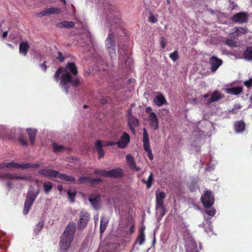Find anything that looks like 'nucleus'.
I'll list each match as a JSON object with an SVG mask.
<instances>
[{
  "instance_id": "obj_13",
  "label": "nucleus",
  "mask_w": 252,
  "mask_h": 252,
  "mask_svg": "<svg viewBox=\"0 0 252 252\" xmlns=\"http://www.w3.org/2000/svg\"><path fill=\"white\" fill-rule=\"evenodd\" d=\"M186 248L187 252H197L198 250L194 239L189 237L186 240Z\"/></svg>"
},
{
  "instance_id": "obj_11",
  "label": "nucleus",
  "mask_w": 252,
  "mask_h": 252,
  "mask_svg": "<svg viewBox=\"0 0 252 252\" xmlns=\"http://www.w3.org/2000/svg\"><path fill=\"white\" fill-rule=\"evenodd\" d=\"M205 99L204 102L207 104H209L212 102L217 101L221 99L222 96L220 93L218 91H215L214 92L209 94H206L203 96Z\"/></svg>"
},
{
  "instance_id": "obj_37",
  "label": "nucleus",
  "mask_w": 252,
  "mask_h": 252,
  "mask_svg": "<svg viewBox=\"0 0 252 252\" xmlns=\"http://www.w3.org/2000/svg\"><path fill=\"white\" fill-rule=\"evenodd\" d=\"M234 30L235 33L238 36L244 34L247 32V29L244 27H235Z\"/></svg>"
},
{
  "instance_id": "obj_50",
  "label": "nucleus",
  "mask_w": 252,
  "mask_h": 252,
  "mask_svg": "<svg viewBox=\"0 0 252 252\" xmlns=\"http://www.w3.org/2000/svg\"><path fill=\"white\" fill-rule=\"evenodd\" d=\"M244 85L249 88L252 87V77L249 80L245 81L244 82Z\"/></svg>"
},
{
  "instance_id": "obj_33",
  "label": "nucleus",
  "mask_w": 252,
  "mask_h": 252,
  "mask_svg": "<svg viewBox=\"0 0 252 252\" xmlns=\"http://www.w3.org/2000/svg\"><path fill=\"white\" fill-rule=\"evenodd\" d=\"M145 241V235L143 233V230L139 232V235L136 239L135 244H138L139 245H143Z\"/></svg>"
},
{
  "instance_id": "obj_54",
  "label": "nucleus",
  "mask_w": 252,
  "mask_h": 252,
  "mask_svg": "<svg viewBox=\"0 0 252 252\" xmlns=\"http://www.w3.org/2000/svg\"><path fill=\"white\" fill-rule=\"evenodd\" d=\"M149 19L150 21L153 23H155L157 21V19L153 15H151Z\"/></svg>"
},
{
  "instance_id": "obj_23",
  "label": "nucleus",
  "mask_w": 252,
  "mask_h": 252,
  "mask_svg": "<svg viewBox=\"0 0 252 252\" xmlns=\"http://www.w3.org/2000/svg\"><path fill=\"white\" fill-rule=\"evenodd\" d=\"M122 170L120 168H116L107 172V177L118 178L122 176Z\"/></svg>"
},
{
  "instance_id": "obj_29",
  "label": "nucleus",
  "mask_w": 252,
  "mask_h": 252,
  "mask_svg": "<svg viewBox=\"0 0 252 252\" xmlns=\"http://www.w3.org/2000/svg\"><path fill=\"white\" fill-rule=\"evenodd\" d=\"M166 102V100L164 96L161 94L157 95L154 99L155 103L159 106H162Z\"/></svg>"
},
{
  "instance_id": "obj_8",
  "label": "nucleus",
  "mask_w": 252,
  "mask_h": 252,
  "mask_svg": "<svg viewBox=\"0 0 252 252\" xmlns=\"http://www.w3.org/2000/svg\"><path fill=\"white\" fill-rule=\"evenodd\" d=\"M201 200L205 208H210L214 204L215 199L212 192L207 190L202 195Z\"/></svg>"
},
{
  "instance_id": "obj_16",
  "label": "nucleus",
  "mask_w": 252,
  "mask_h": 252,
  "mask_svg": "<svg viewBox=\"0 0 252 252\" xmlns=\"http://www.w3.org/2000/svg\"><path fill=\"white\" fill-rule=\"evenodd\" d=\"M127 123L129 129L133 134H135V128L139 125L138 119L133 116H127Z\"/></svg>"
},
{
  "instance_id": "obj_25",
  "label": "nucleus",
  "mask_w": 252,
  "mask_h": 252,
  "mask_svg": "<svg viewBox=\"0 0 252 252\" xmlns=\"http://www.w3.org/2000/svg\"><path fill=\"white\" fill-rule=\"evenodd\" d=\"M156 209L157 211L161 213V216L165 214L163 206V200L156 198Z\"/></svg>"
},
{
  "instance_id": "obj_9",
  "label": "nucleus",
  "mask_w": 252,
  "mask_h": 252,
  "mask_svg": "<svg viewBox=\"0 0 252 252\" xmlns=\"http://www.w3.org/2000/svg\"><path fill=\"white\" fill-rule=\"evenodd\" d=\"M143 143L144 149L147 153L148 157L151 160H152L153 159V155L150 148L148 133L145 128L143 129Z\"/></svg>"
},
{
  "instance_id": "obj_19",
  "label": "nucleus",
  "mask_w": 252,
  "mask_h": 252,
  "mask_svg": "<svg viewBox=\"0 0 252 252\" xmlns=\"http://www.w3.org/2000/svg\"><path fill=\"white\" fill-rule=\"evenodd\" d=\"M89 201L91 203L92 207L97 209L100 206V195L98 194H91L89 197Z\"/></svg>"
},
{
  "instance_id": "obj_34",
  "label": "nucleus",
  "mask_w": 252,
  "mask_h": 252,
  "mask_svg": "<svg viewBox=\"0 0 252 252\" xmlns=\"http://www.w3.org/2000/svg\"><path fill=\"white\" fill-rule=\"evenodd\" d=\"M74 23L71 21H64L60 22L58 24V26L60 28H70L74 27Z\"/></svg>"
},
{
  "instance_id": "obj_30",
  "label": "nucleus",
  "mask_w": 252,
  "mask_h": 252,
  "mask_svg": "<svg viewBox=\"0 0 252 252\" xmlns=\"http://www.w3.org/2000/svg\"><path fill=\"white\" fill-rule=\"evenodd\" d=\"M101 180L99 178L92 179L88 177H81L78 180V182L80 183L90 182L92 184H94L95 182H99Z\"/></svg>"
},
{
  "instance_id": "obj_47",
  "label": "nucleus",
  "mask_w": 252,
  "mask_h": 252,
  "mask_svg": "<svg viewBox=\"0 0 252 252\" xmlns=\"http://www.w3.org/2000/svg\"><path fill=\"white\" fill-rule=\"evenodd\" d=\"M169 57L173 61H174V62L176 61L178 59V58L177 51H175L174 52L170 54Z\"/></svg>"
},
{
  "instance_id": "obj_4",
  "label": "nucleus",
  "mask_w": 252,
  "mask_h": 252,
  "mask_svg": "<svg viewBox=\"0 0 252 252\" xmlns=\"http://www.w3.org/2000/svg\"><path fill=\"white\" fill-rule=\"evenodd\" d=\"M119 65L122 68H130L132 64V61L129 58V53L125 45H119Z\"/></svg>"
},
{
  "instance_id": "obj_35",
  "label": "nucleus",
  "mask_w": 252,
  "mask_h": 252,
  "mask_svg": "<svg viewBox=\"0 0 252 252\" xmlns=\"http://www.w3.org/2000/svg\"><path fill=\"white\" fill-rule=\"evenodd\" d=\"M57 177H58L59 178L61 179L62 180L67 182H71L74 181V178L73 177L66 175L65 174H61L58 173Z\"/></svg>"
},
{
  "instance_id": "obj_31",
  "label": "nucleus",
  "mask_w": 252,
  "mask_h": 252,
  "mask_svg": "<svg viewBox=\"0 0 252 252\" xmlns=\"http://www.w3.org/2000/svg\"><path fill=\"white\" fill-rule=\"evenodd\" d=\"M27 131L28 133L31 142L33 144L36 135L37 130L35 129L27 128Z\"/></svg>"
},
{
  "instance_id": "obj_53",
  "label": "nucleus",
  "mask_w": 252,
  "mask_h": 252,
  "mask_svg": "<svg viewBox=\"0 0 252 252\" xmlns=\"http://www.w3.org/2000/svg\"><path fill=\"white\" fill-rule=\"evenodd\" d=\"M39 66H40V68L43 70L44 71H45L46 70H47V65L45 64V63H41L39 64Z\"/></svg>"
},
{
  "instance_id": "obj_61",
  "label": "nucleus",
  "mask_w": 252,
  "mask_h": 252,
  "mask_svg": "<svg viewBox=\"0 0 252 252\" xmlns=\"http://www.w3.org/2000/svg\"><path fill=\"white\" fill-rule=\"evenodd\" d=\"M127 116H133L132 115V110H131V109H129V110H128L127 117Z\"/></svg>"
},
{
  "instance_id": "obj_28",
  "label": "nucleus",
  "mask_w": 252,
  "mask_h": 252,
  "mask_svg": "<svg viewBox=\"0 0 252 252\" xmlns=\"http://www.w3.org/2000/svg\"><path fill=\"white\" fill-rule=\"evenodd\" d=\"M108 221L109 220L106 217L103 216L101 218L100 224V233H102L104 232L108 225Z\"/></svg>"
},
{
  "instance_id": "obj_41",
  "label": "nucleus",
  "mask_w": 252,
  "mask_h": 252,
  "mask_svg": "<svg viewBox=\"0 0 252 252\" xmlns=\"http://www.w3.org/2000/svg\"><path fill=\"white\" fill-rule=\"evenodd\" d=\"M206 213L210 217L214 216L216 214V210L214 208L210 207V208H205Z\"/></svg>"
},
{
  "instance_id": "obj_57",
  "label": "nucleus",
  "mask_w": 252,
  "mask_h": 252,
  "mask_svg": "<svg viewBox=\"0 0 252 252\" xmlns=\"http://www.w3.org/2000/svg\"><path fill=\"white\" fill-rule=\"evenodd\" d=\"M146 112L147 113L149 114H150V113H153V112H152V108H151V107H147V108L146 109Z\"/></svg>"
},
{
  "instance_id": "obj_20",
  "label": "nucleus",
  "mask_w": 252,
  "mask_h": 252,
  "mask_svg": "<svg viewBox=\"0 0 252 252\" xmlns=\"http://www.w3.org/2000/svg\"><path fill=\"white\" fill-rule=\"evenodd\" d=\"M247 19L248 18L247 14L243 12L238 13L234 15L232 18V20L234 22L239 23L247 22Z\"/></svg>"
},
{
  "instance_id": "obj_32",
  "label": "nucleus",
  "mask_w": 252,
  "mask_h": 252,
  "mask_svg": "<svg viewBox=\"0 0 252 252\" xmlns=\"http://www.w3.org/2000/svg\"><path fill=\"white\" fill-rule=\"evenodd\" d=\"M244 58L248 61H252V46L248 47L244 52Z\"/></svg>"
},
{
  "instance_id": "obj_52",
  "label": "nucleus",
  "mask_w": 252,
  "mask_h": 252,
  "mask_svg": "<svg viewBox=\"0 0 252 252\" xmlns=\"http://www.w3.org/2000/svg\"><path fill=\"white\" fill-rule=\"evenodd\" d=\"M117 145V142H113V141H109V142H107L106 143H105L104 144H103V146H113V145Z\"/></svg>"
},
{
  "instance_id": "obj_42",
  "label": "nucleus",
  "mask_w": 252,
  "mask_h": 252,
  "mask_svg": "<svg viewBox=\"0 0 252 252\" xmlns=\"http://www.w3.org/2000/svg\"><path fill=\"white\" fill-rule=\"evenodd\" d=\"M44 225V222L42 220L40 221L36 225L34 231L36 234H38L41 230Z\"/></svg>"
},
{
  "instance_id": "obj_63",
  "label": "nucleus",
  "mask_w": 252,
  "mask_h": 252,
  "mask_svg": "<svg viewBox=\"0 0 252 252\" xmlns=\"http://www.w3.org/2000/svg\"><path fill=\"white\" fill-rule=\"evenodd\" d=\"M100 103L102 104H105V103H107V100L104 98L101 99L100 100Z\"/></svg>"
},
{
  "instance_id": "obj_46",
  "label": "nucleus",
  "mask_w": 252,
  "mask_h": 252,
  "mask_svg": "<svg viewBox=\"0 0 252 252\" xmlns=\"http://www.w3.org/2000/svg\"><path fill=\"white\" fill-rule=\"evenodd\" d=\"M217 164V162L210 163V164L206 168V170L208 172H211L215 169V165Z\"/></svg>"
},
{
  "instance_id": "obj_44",
  "label": "nucleus",
  "mask_w": 252,
  "mask_h": 252,
  "mask_svg": "<svg viewBox=\"0 0 252 252\" xmlns=\"http://www.w3.org/2000/svg\"><path fill=\"white\" fill-rule=\"evenodd\" d=\"M156 198H159L160 199H163L165 198V194L163 192L160 191L159 190H158L156 193Z\"/></svg>"
},
{
  "instance_id": "obj_38",
  "label": "nucleus",
  "mask_w": 252,
  "mask_h": 252,
  "mask_svg": "<svg viewBox=\"0 0 252 252\" xmlns=\"http://www.w3.org/2000/svg\"><path fill=\"white\" fill-rule=\"evenodd\" d=\"M52 146L54 151L55 153H59L65 150V148L63 146L56 143H53Z\"/></svg>"
},
{
  "instance_id": "obj_5",
  "label": "nucleus",
  "mask_w": 252,
  "mask_h": 252,
  "mask_svg": "<svg viewBox=\"0 0 252 252\" xmlns=\"http://www.w3.org/2000/svg\"><path fill=\"white\" fill-rule=\"evenodd\" d=\"M39 165L37 163L31 164L29 163H17L15 162H2L0 163V169H19L22 170L27 169L29 168H37Z\"/></svg>"
},
{
  "instance_id": "obj_21",
  "label": "nucleus",
  "mask_w": 252,
  "mask_h": 252,
  "mask_svg": "<svg viewBox=\"0 0 252 252\" xmlns=\"http://www.w3.org/2000/svg\"><path fill=\"white\" fill-rule=\"evenodd\" d=\"M149 120L150 125L154 129H157L158 127V121L156 114L155 113H151L149 115Z\"/></svg>"
},
{
  "instance_id": "obj_36",
  "label": "nucleus",
  "mask_w": 252,
  "mask_h": 252,
  "mask_svg": "<svg viewBox=\"0 0 252 252\" xmlns=\"http://www.w3.org/2000/svg\"><path fill=\"white\" fill-rule=\"evenodd\" d=\"M43 187L45 193L48 194L53 188V184L50 182L46 181L43 183Z\"/></svg>"
},
{
  "instance_id": "obj_6",
  "label": "nucleus",
  "mask_w": 252,
  "mask_h": 252,
  "mask_svg": "<svg viewBox=\"0 0 252 252\" xmlns=\"http://www.w3.org/2000/svg\"><path fill=\"white\" fill-rule=\"evenodd\" d=\"M105 46L109 52L111 60H113L116 57L115 50L116 44L114 36L112 34L109 33L105 40Z\"/></svg>"
},
{
  "instance_id": "obj_40",
  "label": "nucleus",
  "mask_w": 252,
  "mask_h": 252,
  "mask_svg": "<svg viewBox=\"0 0 252 252\" xmlns=\"http://www.w3.org/2000/svg\"><path fill=\"white\" fill-rule=\"evenodd\" d=\"M226 44L231 47H236L238 45V43L232 38H227L226 40Z\"/></svg>"
},
{
  "instance_id": "obj_10",
  "label": "nucleus",
  "mask_w": 252,
  "mask_h": 252,
  "mask_svg": "<svg viewBox=\"0 0 252 252\" xmlns=\"http://www.w3.org/2000/svg\"><path fill=\"white\" fill-rule=\"evenodd\" d=\"M90 220V215L87 211L82 210L80 212L77 227L79 229L84 228Z\"/></svg>"
},
{
  "instance_id": "obj_15",
  "label": "nucleus",
  "mask_w": 252,
  "mask_h": 252,
  "mask_svg": "<svg viewBox=\"0 0 252 252\" xmlns=\"http://www.w3.org/2000/svg\"><path fill=\"white\" fill-rule=\"evenodd\" d=\"M209 63L212 72H215L222 64V61L218 58L213 56L210 58Z\"/></svg>"
},
{
  "instance_id": "obj_43",
  "label": "nucleus",
  "mask_w": 252,
  "mask_h": 252,
  "mask_svg": "<svg viewBox=\"0 0 252 252\" xmlns=\"http://www.w3.org/2000/svg\"><path fill=\"white\" fill-rule=\"evenodd\" d=\"M188 187L190 191L191 192H194L198 189V186L196 182L189 183L188 185Z\"/></svg>"
},
{
  "instance_id": "obj_17",
  "label": "nucleus",
  "mask_w": 252,
  "mask_h": 252,
  "mask_svg": "<svg viewBox=\"0 0 252 252\" xmlns=\"http://www.w3.org/2000/svg\"><path fill=\"white\" fill-rule=\"evenodd\" d=\"M40 175L48 178H56L58 177V172L52 169H44L38 171Z\"/></svg>"
},
{
  "instance_id": "obj_62",
  "label": "nucleus",
  "mask_w": 252,
  "mask_h": 252,
  "mask_svg": "<svg viewBox=\"0 0 252 252\" xmlns=\"http://www.w3.org/2000/svg\"><path fill=\"white\" fill-rule=\"evenodd\" d=\"M6 186L8 188H11L12 187V184L10 182H8L7 183H6Z\"/></svg>"
},
{
  "instance_id": "obj_14",
  "label": "nucleus",
  "mask_w": 252,
  "mask_h": 252,
  "mask_svg": "<svg viewBox=\"0 0 252 252\" xmlns=\"http://www.w3.org/2000/svg\"><path fill=\"white\" fill-rule=\"evenodd\" d=\"M130 142V137L128 133L124 132L120 139L117 142V145L119 148H125Z\"/></svg>"
},
{
  "instance_id": "obj_55",
  "label": "nucleus",
  "mask_w": 252,
  "mask_h": 252,
  "mask_svg": "<svg viewBox=\"0 0 252 252\" xmlns=\"http://www.w3.org/2000/svg\"><path fill=\"white\" fill-rule=\"evenodd\" d=\"M99 220V216L98 215H96L94 217V223L96 225V223L98 222Z\"/></svg>"
},
{
  "instance_id": "obj_45",
  "label": "nucleus",
  "mask_w": 252,
  "mask_h": 252,
  "mask_svg": "<svg viewBox=\"0 0 252 252\" xmlns=\"http://www.w3.org/2000/svg\"><path fill=\"white\" fill-rule=\"evenodd\" d=\"M107 171L103 170H95L94 171V173L98 175L107 177Z\"/></svg>"
},
{
  "instance_id": "obj_49",
  "label": "nucleus",
  "mask_w": 252,
  "mask_h": 252,
  "mask_svg": "<svg viewBox=\"0 0 252 252\" xmlns=\"http://www.w3.org/2000/svg\"><path fill=\"white\" fill-rule=\"evenodd\" d=\"M19 141L23 146H27L28 144L26 139L22 136L19 137Z\"/></svg>"
},
{
  "instance_id": "obj_58",
  "label": "nucleus",
  "mask_w": 252,
  "mask_h": 252,
  "mask_svg": "<svg viewBox=\"0 0 252 252\" xmlns=\"http://www.w3.org/2000/svg\"><path fill=\"white\" fill-rule=\"evenodd\" d=\"M134 231V225H132L129 229L130 233H132Z\"/></svg>"
},
{
  "instance_id": "obj_3",
  "label": "nucleus",
  "mask_w": 252,
  "mask_h": 252,
  "mask_svg": "<svg viewBox=\"0 0 252 252\" xmlns=\"http://www.w3.org/2000/svg\"><path fill=\"white\" fill-rule=\"evenodd\" d=\"M36 184L38 188L37 189H34L32 186H30L29 187L27 194V197L25 200L23 210V213L24 215H27L32 205L33 204L39 193L40 185L38 181H36Z\"/></svg>"
},
{
  "instance_id": "obj_12",
  "label": "nucleus",
  "mask_w": 252,
  "mask_h": 252,
  "mask_svg": "<svg viewBox=\"0 0 252 252\" xmlns=\"http://www.w3.org/2000/svg\"><path fill=\"white\" fill-rule=\"evenodd\" d=\"M61 9L57 7H50L45 8L40 12L37 14L38 17L49 16L52 14L57 15L61 13Z\"/></svg>"
},
{
  "instance_id": "obj_64",
  "label": "nucleus",
  "mask_w": 252,
  "mask_h": 252,
  "mask_svg": "<svg viewBox=\"0 0 252 252\" xmlns=\"http://www.w3.org/2000/svg\"><path fill=\"white\" fill-rule=\"evenodd\" d=\"M7 34H8V32H4L2 33V37H3V38H5V37L7 36Z\"/></svg>"
},
{
  "instance_id": "obj_56",
  "label": "nucleus",
  "mask_w": 252,
  "mask_h": 252,
  "mask_svg": "<svg viewBox=\"0 0 252 252\" xmlns=\"http://www.w3.org/2000/svg\"><path fill=\"white\" fill-rule=\"evenodd\" d=\"M160 44H161V46L162 48H164L165 47V42H164L163 38L161 39Z\"/></svg>"
},
{
  "instance_id": "obj_26",
  "label": "nucleus",
  "mask_w": 252,
  "mask_h": 252,
  "mask_svg": "<svg viewBox=\"0 0 252 252\" xmlns=\"http://www.w3.org/2000/svg\"><path fill=\"white\" fill-rule=\"evenodd\" d=\"M95 148L98 152V158H101L104 156V152L102 149L103 145L102 142L100 140H98L95 142Z\"/></svg>"
},
{
  "instance_id": "obj_2",
  "label": "nucleus",
  "mask_w": 252,
  "mask_h": 252,
  "mask_svg": "<svg viewBox=\"0 0 252 252\" xmlns=\"http://www.w3.org/2000/svg\"><path fill=\"white\" fill-rule=\"evenodd\" d=\"M76 225L74 222L69 223L66 226L61 236L60 242V248L61 252H67L73 240Z\"/></svg>"
},
{
  "instance_id": "obj_39",
  "label": "nucleus",
  "mask_w": 252,
  "mask_h": 252,
  "mask_svg": "<svg viewBox=\"0 0 252 252\" xmlns=\"http://www.w3.org/2000/svg\"><path fill=\"white\" fill-rule=\"evenodd\" d=\"M154 178L153 177V174L152 173H150L149 176L148 177V179L147 181H146L145 180H142V182L144 184H146L147 185V187L148 189H149L152 184Z\"/></svg>"
},
{
  "instance_id": "obj_60",
  "label": "nucleus",
  "mask_w": 252,
  "mask_h": 252,
  "mask_svg": "<svg viewBox=\"0 0 252 252\" xmlns=\"http://www.w3.org/2000/svg\"><path fill=\"white\" fill-rule=\"evenodd\" d=\"M240 108H241V106L240 105H235L234 106V108L232 109V112H233L234 113H235V112L234 111H235V109H240Z\"/></svg>"
},
{
  "instance_id": "obj_24",
  "label": "nucleus",
  "mask_w": 252,
  "mask_h": 252,
  "mask_svg": "<svg viewBox=\"0 0 252 252\" xmlns=\"http://www.w3.org/2000/svg\"><path fill=\"white\" fill-rule=\"evenodd\" d=\"M224 91L228 94L238 95L242 92V87L239 86L237 87L227 88L225 89Z\"/></svg>"
},
{
  "instance_id": "obj_18",
  "label": "nucleus",
  "mask_w": 252,
  "mask_h": 252,
  "mask_svg": "<svg viewBox=\"0 0 252 252\" xmlns=\"http://www.w3.org/2000/svg\"><path fill=\"white\" fill-rule=\"evenodd\" d=\"M246 124L242 121H236L234 123V129L236 133H242L245 130Z\"/></svg>"
},
{
  "instance_id": "obj_1",
  "label": "nucleus",
  "mask_w": 252,
  "mask_h": 252,
  "mask_svg": "<svg viewBox=\"0 0 252 252\" xmlns=\"http://www.w3.org/2000/svg\"><path fill=\"white\" fill-rule=\"evenodd\" d=\"M78 73L77 68L73 63H69L64 68H59L54 75V79L58 82L60 80L59 85L62 90L67 94L71 88L74 89L78 86L80 82L78 79H74L72 75H76Z\"/></svg>"
},
{
  "instance_id": "obj_7",
  "label": "nucleus",
  "mask_w": 252,
  "mask_h": 252,
  "mask_svg": "<svg viewBox=\"0 0 252 252\" xmlns=\"http://www.w3.org/2000/svg\"><path fill=\"white\" fill-rule=\"evenodd\" d=\"M0 179L4 180H22L29 181L31 179V176L29 175H18L10 172H5L0 174Z\"/></svg>"
},
{
  "instance_id": "obj_22",
  "label": "nucleus",
  "mask_w": 252,
  "mask_h": 252,
  "mask_svg": "<svg viewBox=\"0 0 252 252\" xmlns=\"http://www.w3.org/2000/svg\"><path fill=\"white\" fill-rule=\"evenodd\" d=\"M126 159L128 165L131 169L136 171H139L140 170V168L136 165L134 158L132 155L130 154L127 155L126 157Z\"/></svg>"
},
{
  "instance_id": "obj_51",
  "label": "nucleus",
  "mask_w": 252,
  "mask_h": 252,
  "mask_svg": "<svg viewBox=\"0 0 252 252\" xmlns=\"http://www.w3.org/2000/svg\"><path fill=\"white\" fill-rule=\"evenodd\" d=\"M57 59L59 61H60L61 62H62L64 61V57H63L62 54L61 52H59L58 53V57Z\"/></svg>"
},
{
  "instance_id": "obj_27",
  "label": "nucleus",
  "mask_w": 252,
  "mask_h": 252,
  "mask_svg": "<svg viewBox=\"0 0 252 252\" xmlns=\"http://www.w3.org/2000/svg\"><path fill=\"white\" fill-rule=\"evenodd\" d=\"M29 49V46L27 42H23L20 44L19 52L24 56L27 55Z\"/></svg>"
},
{
  "instance_id": "obj_59",
  "label": "nucleus",
  "mask_w": 252,
  "mask_h": 252,
  "mask_svg": "<svg viewBox=\"0 0 252 252\" xmlns=\"http://www.w3.org/2000/svg\"><path fill=\"white\" fill-rule=\"evenodd\" d=\"M208 225H209V227L208 229H205V231L207 233H209V232H211L212 231V228L211 227L210 223H209V224Z\"/></svg>"
},
{
  "instance_id": "obj_48",
  "label": "nucleus",
  "mask_w": 252,
  "mask_h": 252,
  "mask_svg": "<svg viewBox=\"0 0 252 252\" xmlns=\"http://www.w3.org/2000/svg\"><path fill=\"white\" fill-rule=\"evenodd\" d=\"M67 194H68L69 199L70 200V201L71 202H73V198H74V197L76 195V193L73 191H72L71 190H68L67 191Z\"/></svg>"
}]
</instances>
